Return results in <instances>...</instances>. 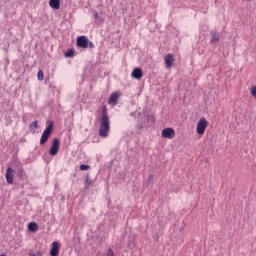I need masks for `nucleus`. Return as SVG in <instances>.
Masks as SVG:
<instances>
[{
	"instance_id": "18",
	"label": "nucleus",
	"mask_w": 256,
	"mask_h": 256,
	"mask_svg": "<svg viewBox=\"0 0 256 256\" xmlns=\"http://www.w3.org/2000/svg\"><path fill=\"white\" fill-rule=\"evenodd\" d=\"M87 169H91V166L85 164L80 165V171H87Z\"/></svg>"
},
{
	"instance_id": "5",
	"label": "nucleus",
	"mask_w": 256,
	"mask_h": 256,
	"mask_svg": "<svg viewBox=\"0 0 256 256\" xmlns=\"http://www.w3.org/2000/svg\"><path fill=\"white\" fill-rule=\"evenodd\" d=\"M59 145H61V142L59 141L58 138H55L52 142V146L50 148V155H52L53 157H55V155H57V153H59Z\"/></svg>"
},
{
	"instance_id": "6",
	"label": "nucleus",
	"mask_w": 256,
	"mask_h": 256,
	"mask_svg": "<svg viewBox=\"0 0 256 256\" xmlns=\"http://www.w3.org/2000/svg\"><path fill=\"white\" fill-rule=\"evenodd\" d=\"M162 137L164 139H173L175 137V130L173 128H165L162 130Z\"/></svg>"
},
{
	"instance_id": "16",
	"label": "nucleus",
	"mask_w": 256,
	"mask_h": 256,
	"mask_svg": "<svg viewBox=\"0 0 256 256\" xmlns=\"http://www.w3.org/2000/svg\"><path fill=\"white\" fill-rule=\"evenodd\" d=\"M75 55V50L69 49L67 52H65V57H73Z\"/></svg>"
},
{
	"instance_id": "21",
	"label": "nucleus",
	"mask_w": 256,
	"mask_h": 256,
	"mask_svg": "<svg viewBox=\"0 0 256 256\" xmlns=\"http://www.w3.org/2000/svg\"><path fill=\"white\" fill-rule=\"evenodd\" d=\"M31 127H34V129H39V123L37 121H34L32 124H31Z\"/></svg>"
},
{
	"instance_id": "23",
	"label": "nucleus",
	"mask_w": 256,
	"mask_h": 256,
	"mask_svg": "<svg viewBox=\"0 0 256 256\" xmlns=\"http://www.w3.org/2000/svg\"><path fill=\"white\" fill-rule=\"evenodd\" d=\"M29 256H37V254L35 252H30Z\"/></svg>"
},
{
	"instance_id": "24",
	"label": "nucleus",
	"mask_w": 256,
	"mask_h": 256,
	"mask_svg": "<svg viewBox=\"0 0 256 256\" xmlns=\"http://www.w3.org/2000/svg\"><path fill=\"white\" fill-rule=\"evenodd\" d=\"M0 256H7V254H1Z\"/></svg>"
},
{
	"instance_id": "3",
	"label": "nucleus",
	"mask_w": 256,
	"mask_h": 256,
	"mask_svg": "<svg viewBox=\"0 0 256 256\" xmlns=\"http://www.w3.org/2000/svg\"><path fill=\"white\" fill-rule=\"evenodd\" d=\"M208 126H209V122L207 121V119L200 118L196 127V133H198V135H204L205 130L207 129Z\"/></svg>"
},
{
	"instance_id": "2",
	"label": "nucleus",
	"mask_w": 256,
	"mask_h": 256,
	"mask_svg": "<svg viewBox=\"0 0 256 256\" xmlns=\"http://www.w3.org/2000/svg\"><path fill=\"white\" fill-rule=\"evenodd\" d=\"M76 45L80 47V49H93V47H95L93 42L89 41V38H87V36L78 37Z\"/></svg>"
},
{
	"instance_id": "7",
	"label": "nucleus",
	"mask_w": 256,
	"mask_h": 256,
	"mask_svg": "<svg viewBox=\"0 0 256 256\" xmlns=\"http://www.w3.org/2000/svg\"><path fill=\"white\" fill-rule=\"evenodd\" d=\"M131 77L133 79H137V80L142 79L143 78V69L138 68V67L134 68L131 73Z\"/></svg>"
},
{
	"instance_id": "15",
	"label": "nucleus",
	"mask_w": 256,
	"mask_h": 256,
	"mask_svg": "<svg viewBox=\"0 0 256 256\" xmlns=\"http://www.w3.org/2000/svg\"><path fill=\"white\" fill-rule=\"evenodd\" d=\"M84 183L86 187H91V185H93V180H91V178L89 177V174L85 176Z\"/></svg>"
},
{
	"instance_id": "9",
	"label": "nucleus",
	"mask_w": 256,
	"mask_h": 256,
	"mask_svg": "<svg viewBox=\"0 0 256 256\" xmlns=\"http://www.w3.org/2000/svg\"><path fill=\"white\" fill-rule=\"evenodd\" d=\"M13 173L15 172L11 167H9L6 171V181L9 183V185L13 184Z\"/></svg>"
},
{
	"instance_id": "14",
	"label": "nucleus",
	"mask_w": 256,
	"mask_h": 256,
	"mask_svg": "<svg viewBox=\"0 0 256 256\" xmlns=\"http://www.w3.org/2000/svg\"><path fill=\"white\" fill-rule=\"evenodd\" d=\"M165 63H166V65H173L175 63V58H173L172 54H168L165 57Z\"/></svg>"
},
{
	"instance_id": "19",
	"label": "nucleus",
	"mask_w": 256,
	"mask_h": 256,
	"mask_svg": "<svg viewBox=\"0 0 256 256\" xmlns=\"http://www.w3.org/2000/svg\"><path fill=\"white\" fill-rule=\"evenodd\" d=\"M250 93H251L252 97H254V99H256V85L251 88Z\"/></svg>"
},
{
	"instance_id": "25",
	"label": "nucleus",
	"mask_w": 256,
	"mask_h": 256,
	"mask_svg": "<svg viewBox=\"0 0 256 256\" xmlns=\"http://www.w3.org/2000/svg\"><path fill=\"white\" fill-rule=\"evenodd\" d=\"M168 69H170L171 65H167Z\"/></svg>"
},
{
	"instance_id": "4",
	"label": "nucleus",
	"mask_w": 256,
	"mask_h": 256,
	"mask_svg": "<svg viewBox=\"0 0 256 256\" xmlns=\"http://www.w3.org/2000/svg\"><path fill=\"white\" fill-rule=\"evenodd\" d=\"M51 133H53V124H50L43 131L42 136L40 138V145H45L46 141H49V137H51Z\"/></svg>"
},
{
	"instance_id": "22",
	"label": "nucleus",
	"mask_w": 256,
	"mask_h": 256,
	"mask_svg": "<svg viewBox=\"0 0 256 256\" xmlns=\"http://www.w3.org/2000/svg\"><path fill=\"white\" fill-rule=\"evenodd\" d=\"M36 256H43V252L41 250L37 251Z\"/></svg>"
},
{
	"instance_id": "17",
	"label": "nucleus",
	"mask_w": 256,
	"mask_h": 256,
	"mask_svg": "<svg viewBox=\"0 0 256 256\" xmlns=\"http://www.w3.org/2000/svg\"><path fill=\"white\" fill-rule=\"evenodd\" d=\"M45 79V74L43 73V70L38 71V81H43Z\"/></svg>"
},
{
	"instance_id": "20",
	"label": "nucleus",
	"mask_w": 256,
	"mask_h": 256,
	"mask_svg": "<svg viewBox=\"0 0 256 256\" xmlns=\"http://www.w3.org/2000/svg\"><path fill=\"white\" fill-rule=\"evenodd\" d=\"M92 15H93L95 21H97V19H99V13H97L96 10H93V11H92Z\"/></svg>"
},
{
	"instance_id": "10",
	"label": "nucleus",
	"mask_w": 256,
	"mask_h": 256,
	"mask_svg": "<svg viewBox=\"0 0 256 256\" xmlns=\"http://www.w3.org/2000/svg\"><path fill=\"white\" fill-rule=\"evenodd\" d=\"M50 255L51 256H57L59 255V242L55 241L52 243V247L50 250Z\"/></svg>"
},
{
	"instance_id": "1",
	"label": "nucleus",
	"mask_w": 256,
	"mask_h": 256,
	"mask_svg": "<svg viewBox=\"0 0 256 256\" xmlns=\"http://www.w3.org/2000/svg\"><path fill=\"white\" fill-rule=\"evenodd\" d=\"M111 126L109 124V114H107V106H103L102 108V116L100 119V128H99V136L103 139L109 137V131Z\"/></svg>"
},
{
	"instance_id": "13",
	"label": "nucleus",
	"mask_w": 256,
	"mask_h": 256,
	"mask_svg": "<svg viewBox=\"0 0 256 256\" xmlns=\"http://www.w3.org/2000/svg\"><path fill=\"white\" fill-rule=\"evenodd\" d=\"M39 229V226L37 225V222H30L28 224V231H31L32 233H35Z\"/></svg>"
},
{
	"instance_id": "8",
	"label": "nucleus",
	"mask_w": 256,
	"mask_h": 256,
	"mask_svg": "<svg viewBox=\"0 0 256 256\" xmlns=\"http://www.w3.org/2000/svg\"><path fill=\"white\" fill-rule=\"evenodd\" d=\"M119 97H121V94H119V92L112 93L108 99L109 105H117V101H119Z\"/></svg>"
},
{
	"instance_id": "12",
	"label": "nucleus",
	"mask_w": 256,
	"mask_h": 256,
	"mask_svg": "<svg viewBox=\"0 0 256 256\" xmlns=\"http://www.w3.org/2000/svg\"><path fill=\"white\" fill-rule=\"evenodd\" d=\"M49 5L52 9H59L61 7V2L59 0H50Z\"/></svg>"
},
{
	"instance_id": "11",
	"label": "nucleus",
	"mask_w": 256,
	"mask_h": 256,
	"mask_svg": "<svg viewBox=\"0 0 256 256\" xmlns=\"http://www.w3.org/2000/svg\"><path fill=\"white\" fill-rule=\"evenodd\" d=\"M211 40L210 43L212 45H215L216 43H219V39H221V36L217 32H211Z\"/></svg>"
}]
</instances>
